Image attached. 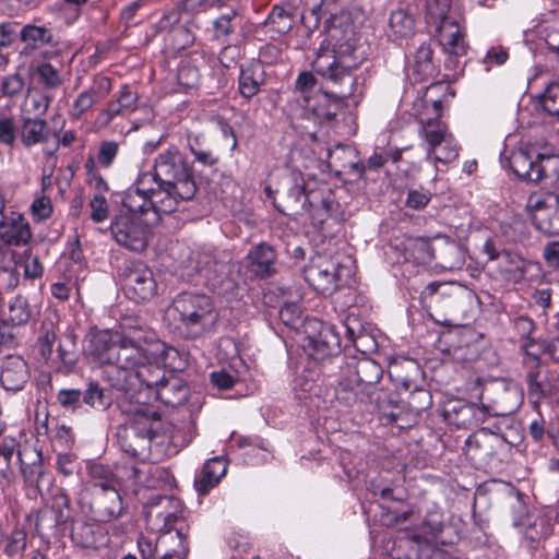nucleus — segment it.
Here are the masks:
<instances>
[{"label":"nucleus","instance_id":"f257e3e1","mask_svg":"<svg viewBox=\"0 0 559 559\" xmlns=\"http://www.w3.org/2000/svg\"><path fill=\"white\" fill-rule=\"evenodd\" d=\"M325 32L332 49L321 47L312 67L321 76L345 85L340 91L331 92L335 102H345L354 95L356 79L352 70L364 61L365 52L356 44L355 26L348 12L332 15Z\"/></svg>","mask_w":559,"mask_h":559},{"label":"nucleus","instance_id":"f03ea898","mask_svg":"<svg viewBox=\"0 0 559 559\" xmlns=\"http://www.w3.org/2000/svg\"><path fill=\"white\" fill-rule=\"evenodd\" d=\"M165 319L173 333L181 338L195 340L214 329L218 313L209 296L181 293L166 309Z\"/></svg>","mask_w":559,"mask_h":559},{"label":"nucleus","instance_id":"7ed1b4c3","mask_svg":"<svg viewBox=\"0 0 559 559\" xmlns=\"http://www.w3.org/2000/svg\"><path fill=\"white\" fill-rule=\"evenodd\" d=\"M147 338L140 329L123 326L122 332H115L114 345L109 349L110 364L104 371L105 380L111 385V371L131 373L144 359H150Z\"/></svg>","mask_w":559,"mask_h":559},{"label":"nucleus","instance_id":"20e7f679","mask_svg":"<svg viewBox=\"0 0 559 559\" xmlns=\"http://www.w3.org/2000/svg\"><path fill=\"white\" fill-rule=\"evenodd\" d=\"M452 0H426V21L433 25L438 33V39L444 52L461 57L467 51L465 34L457 21L451 19L448 13Z\"/></svg>","mask_w":559,"mask_h":559},{"label":"nucleus","instance_id":"39448f33","mask_svg":"<svg viewBox=\"0 0 559 559\" xmlns=\"http://www.w3.org/2000/svg\"><path fill=\"white\" fill-rule=\"evenodd\" d=\"M156 180L178 188V194L183 200H190L197 192V185L183 155L177 148H168L157 155L154 171L151 173Z\"/></svg>","mask_w":559,"mask_h":559},{"label":"nucleus","instance_id":"423d86ee","mask_svg":"<svg viewBox=\"0 0 559 559\" xmlns=\"http://www.w3.org/2000/svg\"><path fill=\"white\" fill-rule=\"evenodd\" d=\"M305 280L318 293L330 295L350 276V269L338 257L317 253L304 269Z\"/></svg>","mask_w":559,"mask_h":559},{"label":"nucleus","instance_id":"0eeeda50","mask_svg":"<svg viewBox=\"0 0 559 559\" xmlns=\"http://www.w3.org/2000/svg\"><path fill=\"white\" fill-rule=\"evenodd\" d=\"M110 373L111 388L133 399L142 389L154 392L168 371L158 361L144 359L131 373L118 369H114Z\"/></svg>","mask_w":559,"mask_h":559},{"label":"nucleus","instance_id":"6e6552de","mask_svg":"<svg viewBox=\"0 0 559 559\" xmlns=\"http://www.w3.org/2000/svg\"><path fill=\"white\" fill-rule=\"evenodd\" d=\"M530 343L521 346L522 366L528 395L536 402L551 396L558 386L559 377L550 370L537 353L528 350Z\"/></svg>","mask_w":559,"mask_h":559},{"label":"nucleus","instance_id":"1a4fd4ad","mask_svg":"<svg viewBox=\"0 0 559 559\" xmlns=\"http://www.w3.org/2000/svg\"><path fill=\"white\" fill-rule=\"evenodd\" d=\"M153 424L146 414L138 412L129 423L118 429L117 438L121 450L135 459L145 460L156 435Z\"/></svg>","mask_w":559,"mask_h":559},{"label":"nucleus","instance_id":"9d476101","mask_svg":"<svg viewBox=\"0 0 559 559\" xmlns=\"http://www.w3.org/2000/svg\"><path fill=\"white\" fill-rule=\"evenodd\" d=\"M153 186L154 177L150 171L141 174L123 193L121 204L126 213H121V215L142 218L148 225H157L159 217L152 211L153 205L148 193Z\"/></svg>","mask_w":559,"mask_h":559},{"label":"nucleus","instance_id":"9b49d317","mask_svg":"<svg viewBox=\"0 0 559 559\" xmlns=\"http://www.w3.org/2000/svg\"><path fill=\"white\" fill-rule=\"evenodd\" d=\"M507 445L500 426L481 427L471 435L464 445L466 456L476 465L488 464Z\"/></svg>","mask_w":559,"mask_h":559},{"label":"nucleus","instance_id":"f8f14e48","mask_svg":"<svg viewBox=\"0 0 559 559\" xmlns=\"http://www.w3.org/2000/svg\"><path fill=\"white\" fill-rule=\"evenodd\" d=\"M306 333L305 349L313 360H324L340 354L341 340L333 325L311 319L306 322Z\"/></svg>","mask_w":559,"mask_h":559},{"label":"nucleus","instance_id":"ddd939ff","mask_svg":"<svg viewBox=\"0 0 559 559\" xmlns=\"http://www.w3.org/2000/svg\"><path fill=\"white\" fill-rule=\"evenodd\" d=\"M335 201L331 189L316 179L307 180L302 214H307L316 228H321L334 210Z\"/></svg>","mask_w":559,"mask_h":559},{"label":"nucleus","instance_id":"4468645a","mask_svg":"<svg viewBox=\"0 0 559 559\" xmlns=\"http://www.w3.org/2000/svg\"><path fill=\"white\" fill-rule=\"evenodd\" d=\"M122 286L126 296L135 302L152 299L157 293V283L153 271L142 262H133L122 274Z\"/></svg>","mask_w":559,"mask_h":559},{"label":"nucleus","instance_id":"2eb2a0df","mask_svg":"<svg viewBox=\"0 0 559 559\" xmlns=\"http://www.w3.org/2000/svg\"><path fill=\"white\" fill-rule=\"evenodd\" d=\"M152 226L142 218L120 214L111 222L110 230L117 243L131 251L141 252L147 246V233Z\"/></svg>","mask_w":559,"mask_h":559},{"label":"nucleus","instance_id":"dca6fc26","mask_svg":"<svg viewBox=\"0 0 559 559\" xmlns=\"http://www.w3.org/2000/svg\"><path fill=\"white\" fill-rule=\"evenodd\" d=\"M419 123V135L426 141V157L430 158L440 141L450 132L448 124L442 120V107H420L416 112Z\"/></svg>","mask_w":559,"mask_h":559},{"label":"nucleus","instance_id":"f3484780","mask_svg":"<svg viewBox=\"0 0 559 559\" xmlns=\"http://www.w3.org/2000/svg\"><path fill=\"white\" fill-rule=\"evenodd\" d=\"M87 510L96 523L108 524L122 518L127 512V506L119 491L96 492L87 502Z\"/></svg>","mask_w":559,"mask_h":559},{"label":"nucleus","instance_id":"a211bd4d","mask_svg":"<svg viewBox=\"0 0 559 559\" xmlns=\"http://www.w3.org/2000/svg\"><path fill=\"white\" fill-rule=\"evenodd\" d=\"M145 516L151 523L163 524L160 531L170 533L179 519L182 506L181 501L173 496L157 495L152 497L145 504Z\"/></svg>","mask_w":559,"mask_h":559},{"label":"nucleus","instance_id":"6ab92c4d","mask_svg":"<svg viewBox=\"0 0 559 559\" xmlns=\"http://www.w3.org/2000/svg\"><path fill=\"white\" fill-rule=\"evenodd\" d=\"M24 47L23 55L32 56L39 50L44 59H51L58 56L57 41L52 32L45 26L26 24L20 32Z\"/></svg>","mask_w":559,"mask_h":559},{"label":"nucleus","instance_id":"aec40b11","mask_svg":"<svg viewBox=\"0 0 559 559\" xmlns=\"http://www.w3.org/2000/svg\"><path fill=\"white\" fill-rule=\"evenodd\" d=\"M28 221L19 212H10L0 217V241L8 246H24L32 239Z\"/></svg>","mask_w":559,"mask_h":559},{"label":"nucleus","instance_id":"412c9836","mask_svg":"<svg viewBox=\"0 0 559 559\" xmlns=\"http://www.w3.org/2000/svg\"><path fill=\"white\" fill-rule=\"evenodd\" d=\"M29 378L26 361L17 355H9L2 359L0 382L5 391L16 392L24 388Z\"/></svg>","mask_w":559,"mask_h":559},{"label":"nucleus","instance_id":"4be33fe9","mask_svg":"<svg viewBox=\"0 0 559 559\" xmlns=\"http://www.w3.org/2000/svg\"><path fill=\"white\" fill-rule=\"evenodd\" d=\"M439 68L433 58L431 45L423 43L408 62L407 75L415 82H424L435 79Z\"/></svg>","mask_w":559,"mask_h":559},{"label":"nucleus","instance_id":"5701e85b","mask_svg":"<svg viewBox=\"0 0 559 559\" xmlns=\"http://www.w3.org/2000/svg\"><path fill=\"white\" fill-rule=\"evenodd\" d=\"M179 19L178 11H170L165 13L157 23L159 31H169L171 48L177 51L190 47L195 40L190 24L176 25Z\"/></svg>","mask_w":559,"mask_h":559},{"label":"nucleus","instance_id":"b1692460","mask_svg":"<svg viewBox=\"0 0 559 559\" xmlns=\"http://www.w3.org/2000/svg\"><path fill=\"white\" fill-rule=\"evenodd\" d=\"M190 389L178 376L168 372L160 384L154 391L156 400L171 407H177L187 402Z\"/></svg>","mask_w":559,"mask_h":559},{"label":"nucleus","instance_id":"393cba45","mask_svg":"<svg viewBox=\"0 0 559 559\" xmlns=\"http://www.w3.org/2000/svg\"><path fill=\"white\" fill-rule=\"evenodd\" d=\"M337 121V114L326 110V107H301V111L293 120V126L309 134L310 139L316 142L317 134L310 130L309 123L314 126H330L335 127Z\"/></svg>","mask_w":559,"mask_h":559},{"label":"nucleus","instance_id":"a878e982","mask_svg":"<svg viewBox=\"0 0 559 559\" xmlns=\"http://www.w3.org/2000/svg\"><path fill=\"white\" fill-rule=\"evenodd\" d=\"M195 271L203 276L205 285L216 288L226 273V265L215 259L211 251L194 252L192 258Z\"/></svg>","mask_w":559,"mask_h":559},{"label":"nucleus","instance_id":"bb28decb","mask_svg":"<svg viewBox=\"0 0 559 559\" xmlns=\"http://www.w3.org/2000/svg\"><path fill=\"white\" fill-rule=\"evenodd\" d=\"M178 188L165 185L160 180H156V183L152 187V191H148L150 199L152 200V211L157 214L160 218L162 214L173 213L180 200H183L178 192Z\"/></svg>","mask_w":559,"mask_h":559},{"label":"nucleus","instance_id":"cd10ccee","mask_svg":"<svg viewBox=\"0 0 559 559\" xmlns=\"http://www.w3.org/2000/svg\"><path fill=\"white\" fill-rule=\"evenodd\" d=\"M265 83V67L260 61L251 62L241 68L239 74V92L245 98L250 99L252 96L257 95Z\"/></svg>","mask_w":559,"mask_h":559},{"label":"nucleus","instance_id":"c85d7f7f","mask_svg":"<svg viewBox=\"0 0 559 559\" xmlns=\"http://www.w3.org/2000/svg\"><path fill=\"white\" fill-rule=\"evenodd\" d=\"M150 359H154L168 368L169 371H180L186 368L187 360L185 356L175 347L167 345L162 341H151L148 345Z\"/></svg>","mask_w":559,"mask_h":559},{"label":"nucleus","instance_id":"c756f323","mask_svg":"<svg viewBox=\"0 0 559 559\" xmlns=\"http://www.w3.org/2000/svg\"><path fill=\"white\" fill-rule=\"evenodd\" d=\"M226 471L227 463L223 457L216 456L207 460L199 477L194 480L197 491L202 496L207 495L213 487L218 485Z\"/></svg>","mask_w":559,"mask_h":559},{"label":"nucleus","instance_id":"7c9ffc66","mask_svg":"<svg viewBox=\"0 0 559 559\" xmlns=\"http://www.w3.org/2000/svg\"><path fill=\"white\" fill-rule=\"evenodd\" d=\"M293 181L294 183L288 188L283 202L274 201V206L285 215H300L304 210L307 180L301 175H294Z\"/></svg>","mask_w":559,"mask_h":559},{"label":"nucleus","instance_id":"2f4dec72","mask_svg":"<svg viewBox=\"0 0 559 559\" xmlns=\"http://www.w3.org/2000/svg\"><path fill=\"white\" fill-rule=\"evenodd\" d=\"M535 263L525 260L520 254L512 251H502L500 269L508 281L520 283L526 278L527 273Z\"/></svg>","mask_w":559,"mask_h":559},{"label":"nucleus","instance_id":"473e14b6","mask_svg":"<svg viewBox=\"0 0 559 559\" xmlns=\"http://www.w3.org/2000/svg\"><path fill=\"white\" fill-rule=\"evenodd\" d=\"M248 267L257 276H269L273 273L275 252L265 243L252 248L247 254Z\"/></svg>","mask_w":559,"mask_h":559},{"label":"nucleus","instance_id":"72a5a7b5","mask_svg":"<svg viewBox=\"0 0 559 559\" xmlns=\"http://www.w3.org/2000/svg\"><path fill=\"white\" fill-rule=\"evenodd\" d=\"M103 537L100 527L95 523L79 522L71 530L72 542L81 548H96Z\"/></svg>","mask_w":559,"mask_h":559},{"label":"nucleus","instance_id":"f704fd0d","mask_svg":"<svg viewBox=\"0 0 559 559\" xmlns=\"http://www.w3.org/2000/svg\"><path fill=\"white\" fill-rule=\"evenodd\" d=\"M389 27V36L394 39L407 38L414 33L415 20L407 11L399 9L391 13Z\"/></svg>","mask_w":559,"mask_h":559},{"label":"nucleus","instance_id":"c9c22d12","mask_svg":"<svg viewBox=\"0 0 559 559\" xmlns=\"http://www.w3.org/2000/svg\"><path fill=\"white\" fill-rule=\"evenodd\" d=\"M405 362L406 369H409L406 373H404V366L402 364L393 362L389 367V374L400 393L408 391L412 393L418 386L412 379L411 373H417L418 368L412 360H406Z\"/></svg>","mask_w":559,"mask_h":559},{"label":"nucleus","instance_id":"e433bc0d","mask_svg":"<svg viewBox=\"0 0 559 559\" xmlns=\"http://www.w3.org/2000/svg\"><path fill=\"white\" fill-rule=\"evenodd\" d=\"M238 25V13L235 9L219 15L212 22L210 32L215 40L222 43L227 41L230 34H233Z\"/></svg>","mask_w":559,"mask_h":559},{"label":"nucleus","instance_id":"4c0bfd02","mask_svg":"<svg viewBox=\"0 0 559 559\" xmlns=\"http://www.w3.org/2000/svg\"><path fill=\"white\" fill-rule=\"evenodd\" d=\"M354 377L358 388L362 385L371 386L381 380L382 369L373 360L364 359L357 362Z\"/></svg>","mask_w":559,"mask_h":559},{"label":"nucleus","instance_id":"58836bf2","mask_svg":"<svg viewBox=\"0 0 559 559\" xmlns=\"http://www.w3.org/2000/svg\"><path fill=\"white\" fill-rule=\"evenodd\" d=\"M83 402L97 411H105L112 404L111 394L96 381H90L83 393Z\"/></svg>","mask_w":559,"mask_h":559},{"label":"nucleus","instance_id":"ea45409f","mask_svg":"<svg viewBox=\"0 0 559 559\" xmlns=\"http://www.w3.org/2000/svg\"><path fill=\"white\" fill-rule=\"evenodd\" d=\"M511 167L519 177L536 180L535 175L538 168V158L534 160L527 151L521 148L512 153Z\"/></svg>","mask_w":559,"mask_h":559},{"label":"nucleus","instance_id":"a19ab883","mask_svg":"<svg viewBox=\"0 0 559 559\" xmlns=\"http://www.w3.org/2000/svg\"><path fill=\"white\" fill-rule=\"evenodd\" d=\"M46 123L41 119L26 118L21 128V139L26 146H32L47 139Z\"/></svg>","mask_w":559,"mask_h":559},{"label":"nucleus","instance_id":"79ce46f5","mask_svg":"<svg viewBox=\"0 0 559 559\" xmlns=\"http://www.w3.org/2000/svg\"><path fill=\"white\" fill-rule=\"evenodd\" d=\"M115 333L100 331L91 337V352L102 364L109 366V349L114 345Z\"/></svg>","mask_w":559,"mask_h":559},{"label":"nucleus","instance_id":"37998d69","mask_svg":"<svg viewBox=\"0 0 559 559\" xmlns=\"http://www.w3.org/2000/svg\"><path fill=\"white\" fill-rule=\"evenodd\" d=\"M515 525H525L524 538L530 542V546L534 547L543 538H546L551 532V525L544 518H537L533 522L523 523L515 521Z\"/></svg>","mask_w":559,"mask_h":559},{"label":"nucleus","instance_id":"c03bdc74","mask_svg":"<svg viewBox=\"0 0 559 559\" xmlns=\"http://www.w3.org/2000/svg\"><path fill=\"white\" fill-rule=\"evenodd\" d=\"M199 59L185 58L180 61L177 70V80L180 85L186 87H194L200 81V70L198 66Z\"/></svg>","mask_w":559,"mask_h":559},{"label":"nucleus","instance_id":"a18cd8bd","mask_svg":"<svg viewBox=\"0 0 559 559\" xmlns=\"http://www.w3.org/2000/svg\"><path fill=\"white\" fill-rule=\"evenodd\" d=\"M3 314L13 325L25 324L31 318L27 300L21 296L13 297L8 304V312L3 311Z\"/></svg>","mask_w":559,"mask_h":559},{"label":"nucleus","instance_id":"49530a36","mask_svg":"<svg viewBox=\"0 0 559 559\" xmlns=\"http://www.w3.org/2000/svg\"><path fill=\"white\" fill-rule=\"evenodd\" d=\"M455 96V91L447 83H433L425 88L426 105H443L451 102Z\"/></svg>","mask_w":559,"mask_h":559},{"label":"nucleus","instance_id":"de8ad7c7","mask_svg":"<svg viewBox=\"0 0 559 559\" xmlns=\"http://www.w3.org/2000/svg\"><path fill=\"white\" fill-rule=\"evenodd\" d=\"M460 146L456 143L452 133H449L444 136L443 140L440 141L436 151L431 154L429 159L433 162H439L443 164L451 163L459 157Z\"/></svg>","mask_w":559,"mask_h":559},{"label":"nucleus","instance_id":"09e8293b","mask_svg":"<svg viewBox=\"0 0 559 559\" xmlns=\"http://www.w3.org/2000/svg\"><path fill=\"white\" fill-rule=\"evenodd\" d=\"M269 24L280 34L288 33L293 27V15L289 10L282 5H275L267 17Z\"/></svg>","mask_w":559,"mask_h":559},{"label":"nucleus","instance_id":"8fccbe9b","mask_svg":"<svg viewBox=\"0 0 559 559\" xmlns=\"http://www.w3.org/2000/svg\"><path fill=\"white\" fill-rule=\"evenodd\" d=\"M514 411V407H502L495 405H476L473 404L474 426L486 423L490 417L507 416Z\"/></svg>","mask_w":559,"mask_h":559},{"label":"nucleus","instance_id":"3c124183","mask_svg":"<svg viewBox=\"0 0 559 559\" xmlns=\"http://www.w3.org/2000/svg\"><path fill=\"white\" fill-rule=\"evenodd\" d=\"M558 178L559 179V154H538V168L535 179Z\"/></svg>","mask_w":559,"mask_h":559},{"label":"nucleus","instance_id":"603ef678","mask_svg":"<svg viewBox=\"0 0 559 559\" xmlns=\"http://www.w3.org/2000/svg\"><path fill=\"white\" fill-rule=\"evenodd\" d=\"M57 333L52 321L44 320L41 323L40 334L37 340L40 355L47 359L52 354V346L56 342Z\"/></svg>","mask_w":559,"mask_h":559},{"label":"nucleus","instance_id":"864d4df0","mask_svg":"<svg viewBox=\"0 0 559 559\" xmlns=\"http://www.w3.org/2000/svg\"><path fill=\"white\" fill-rule=\"evenodd\" d=\"M111 83L107 76H100L95 81L94 86L85 93H82L75 105H87L99 103L105 94L110 91Z\"/></svg>","mask_w":559,"mask_h":559},{"label":"nucleus","instance_id":"5fc2aeb1","mask_svg":"<svg viewBox=\"0 0 559 559\" xmlns=\"http://www.w3.org/2000/svg\"><path fill=\"white\" fill-rule=\"evenodd\" d=\"M21 472L25 484L31 487L38 488L39 481L45 474V469L41 462V452H36V460L31 464H25L21 461Z\"/></svg>","mask_w":559,"mask_h":559},{"label":"nucleus","instance_id":"6e6d98bb","mask_svg":"<svg viewBox=\"0 0 559 559\" xmlns=\"http://www.w3.org/2000/svg\"><path fill=\"white\" fill-rule=\"evenodd\" d=\"M528 206L533 211V217L537 214L545 217L548 212L558 206V198L555 193L533 195L528 200Z\"/></svg>","mask_w":559,"mask_h":559},{"label":"nucleus","instance_id":"4d7b16f0","mask_svg":"<svg viewBox=\"0 0 559 559\" xmlns=\"http://www.w3.org/2000/svg\"><path fill=\"white\" fill-rule=\"evenodd\" d=\"M27 546V533L22 528H15L7 538L4 554L14 558L23 554Z\"/></svg>","mask_w":559,"mask_h":559},{"label":"nucleus","instance_id":"13d9d810","mask_svg":"<svg viewBox=\"0 0 559 559\" xmlns=\"http://www.w3.org/2000/svg\"><path fill=\"white\" fill-rule=\"evenodd\" d=\"M14 439H3L0 441V477L9 478L11 475V461L15 451Z\"/></svg>","mask_w":559,"mask_h":559},{"label":"nucleus","instance_id":"bf43d9fd","mask_svg":"<svg viewBox=\"0 0 559 559\" xmlns=\"http://www.w3.org/2000/svg\"><path fill=\"white\" fill-rule=\"evenodd\" d=\"M536 227L548 235L559 236V205L544 216L535 215Z\"/></svg>","mask_w":559,"mask_h":559},{"label":"nucleus","instance_id":"052dcab7","mask_svg":"<svg viewBox=\"0 0 559 559\" xmlns=\"http://www.w3.org/2000/svg\"><path fill=\"white\" fill-rule=\"evenodd\" d=\"M224 3L225 0H181L177 7L179 11L187 14H197L212 7L221 8Z\"/></svg>","mask_w":559,"mask_h":559},{"label":"nucleus","instance_id":"680f3d73","mask_svg":"<svg viewBox=\"0 0 559 559\" xmlns=\"http://www.w3.org/2000/svg\"><path fill=\"white\" fill-rule=\"evenodd\" d=\"M513 325L515 332L522 340L520 347L522 345H526V343H530L528 350H531V348L535 345V340L531 337L535 330V322L528 317L521 316L515 318Z\"/></svg>","mask_w":559,"mask_h":559},{"label":"nucleus","instance_id":"e2e57ef3","mask_svg":"<svg viewBox=\"0 0 559 559\" xmlns=\"http://www.w3.org/2000/svg\"><path fill=\"white\" fill-rule=\"evenodd\" d=\"M501 230L503 236L512 242L522 241L527 236L524 221L516 217L512 218L510 223L502 224Z\"/></svg>","mask_w":559,"mask_h":559},{"label":"nucleus","instance_id":"0e129e2a","mask_svg":"<svg viewBox=\"0 0 559 559\" xmlns=\"http://www.w3.org/2000/svg\"><path fill=\"white\" fill-rule=\"evenodd\" d=\"M306 2L307 4L311 2V5L301 13V22L309 31H316L320 25L322 3L320 0H306Z\"/></svg>","mask_w":559,"mask_h":559},{"label":"nucleus","instance_id":"69168bd1","mask_svg":"<svg viewBox=\"0 0 559 559\" xmlns=\"http://www.w3.org/2000/svg\"><path fill=\"white\" fill-rule=\"evenodd\" d=\"M147 473L148 477L145 484L148 488H163L173 481L170 472L165 467L151 466Z\"/></svg>","mask_w":559,"mask_h":559},{"label":"nucleus","instance_id":"338daca9","mask_svg":"<svg viewBox=\"0 0 559 559\" xmlns=\"http://www.w3.org/2000/svg\"><path fill=\"white\" fill-rule=\"evenodd\" d=\"M91 218L95 223H102L108 218L109 207L105 195L95 193L90 201Z\"/></svg>","mask_w":559,"mask_h":559},{"label":"nucleus","instance_id":"774afa93","mask_svg":"<svg viewBox=\"0 0 559 559\" xmlns=\"http://www.w3.org/2000/svg\"><path fill=\"white\" fill-rule=\"evenodd\" d=\"M31 213L37 222L49 218L52 214V203L46 195L37 197L31 204Z\"/></svg>","mask_w":559,"mask_h":559}]
</instances>
